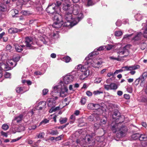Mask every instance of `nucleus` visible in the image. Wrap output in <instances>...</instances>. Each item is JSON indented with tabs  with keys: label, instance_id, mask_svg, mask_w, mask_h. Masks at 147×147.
<instances>
[{
	"label": "nucleus",
	"instance_id": "nucleus-1",
	"mask_svg": "<svg viewBox=\"0 0 147 147\" xmlns=\"http://www.w3.org/2000/svg\"><path fill=\"white\" fill-rule=\"evenodd\" d=\"M67 0L66 2L63 3V9L64 11H69L70 13H73L74 15H77L76 19L79 21L83 17L82 13V8L77 4L73 5L70 3H67Z\"/></svg>",
	"mask_w": 147,
	"mask_h": 147
},
{
	"label": "nucleus",
	"instance_id": "nucleus-2",
	"mask_svg": "<svg viewBox=\"0 0 147 147\" xmlns=\"http://www.w3.org/2000/svg\"><path fill=\"white\" fill-rule=\"evenodd\" d=\"M106 48L105 46H102L99 48L95 49L94 51L90 53L88 57H86L87 64L88 66L92 67H98L99 65L102 63V62L99 61L98 60L94 59L95 56L98 54L97 51L103 50Z\"/></svg>",
	"mask_w": 147,
	"mask_h": 147
},
{
	"label": "nucleus",
	"instance_id": "nucleus-3",
	"mask_svg": "<svg viewBox=\"0 0 147 147\" xmlns=\"http://www.w3.org/2000/svg\"><path fill=\"white\" fill-rule=\"evenodd\" d=\"M52 91L50 94L53 96L54 92H60V96L63 97L67 96L68 94V89L66 85L60 81L57 84L54 86L52 87Z\"/></svg>",
	"mask_w": 147,
	"mask_h": 147
},
{
	"label": "nucleus",
	"instance_id": "nucleus-4",
	"mask_svg": "<svg viewBox=\"0 0 147 147\" xmlns=\"http://www.w3.org/2000/svg\"><path fill=\"white\" fill-rule=\"evenodd\" d=\"M121 123H115V125H111V129L114 133L117 132V137L119 138L123 137L125 136L127 131V127L123 125H121Z\"/></svg>",
	"mask_w": 147,
	"mask_h": 147
},
{
	"label": "nucleus",
	"instance_id": "nucleus-5",
	"mask_svg": "<svg viewBox=\"0 0 147 147\" xmlns=\"http://www.w3.org/2000/svg\"><path fill=\"white\" fill-rule=\"evenodd\" d=\"M63 2L60 0L57 1L55 3H50L46 8V10L48 13L51 14L57 13V10L60 9V6L63 9V3H64Z\"/></svg>",
	"mask_w": 147,
	"mask_h": 147
},
{
	"label": "nucleus",
	"instance_id": "nucleus-6",
	"mask_svg": "<svg viewBox=\"0 0 147 147\" xmlns=\"http://www.w3.org/2000/svg\"><path fill=\"white\" fill-rule=\"evenodd\" d=\"M55 14V15L53 17V19L55 22L53 24L52 26L55 28H59L63 24V20L61 16L58 14L57 13Z\"/></svg>",
	"mask_w": 147,
	"mask_h": 147
},
{
	"label": "nucleus",
	"instance_id": "nucleus-7",
	"mask_svg": "<svg viewBox=\"0 0 147 147\" xmlns=\"http://www.w3.org/2000/svg\"><path fill=\"white\" fill-rule=\"evenodd\" d=\"M128 47V46L126 45L123 47H121L115 49V52L118 54V57L121 55H122L120 57H125L129 55V52L127 49Z\"/></svg>",
	"mask_w": 147,
	"mask_h": 147
},
{
	"label": "nucleus",
	"instance_id": "nucleus-8",
	"mask_svg": "<svg viewBox=\"0 0 147 147\" xmlns=\"http://www.w3.org/2000/svg\"><path fill=\"white\" fill-rule=\"evenodd\" d=\"M58 99V97L57 96L48 98L46 102L48 107L51 109L53 107H55L57 105V100Z\"/></svg>",
	"mask_w": 147,
	"mask_h": 147
},
{
	"label": "nucleus",
	"instance_id": "nucleus-9",
	"mask_svg": "<svg viewBox=\"0 0 147 147\" xmlns=\"http://www.w3.org/2000/svg\"><path fill=\"white\" fill-rule=\"evenodd\" d=\"M73 80V77L69 75H66L63 78V82L61 81L66 85L71 82Z\"/></svg>",
	"mask_w": 147,
	"mask_h": 147
},
{
	"label": "nucleus",
	"instance_id": "nucleus-10",
	"mask_svg": "<svg viewBox=\"0 0 147 147\" xmlns=\"http://www.w3.org/2000/svg\"><path fill=\"white\" fill-rule=\"evenodd\" d=\"M10 67L8 66L7 64H5L3 63L0 64V78L2 76V71H6L10 70Z\"/></svg>",
	"mask_w": 147,
	"mask_h": 147
},
{
	"label": "nucleus",
	"instance_id": "nucleus-11",
	"mask_svg": "<svg viewBox=\"0 0 147 147\" xmlns=\"http://www.w3.org/2000/svg\"><path fill=\"white\" fill-rule=\"evenodd\" d=\"M66 11L65 14L64 16V18L66 21H78V20H76V18H73L72 17V13H70L69 11Z\"/></svg>",
	"mask_w": 147,
	"mask_h": 147
},
{
	"label": "nucleus",
	"instance_id": "nucleus-12",
	"mask_svg": "<svg viewBox=\"0 0 147 147\" xmlns=\"http://www.w3.org/2000/svg\"><path fill=\"white\" fill-rule=\"evenodd\" d=\"M25 43L27 47H30L32 45L34 44L32 39L31 38L27 37L25 38Z\"/></svg>",
	"mask_w": 147,
	"mask_h": 147
},
{
	"label": "nucleus",
	"instance_id": "nucleus-13",
	"mask_svg": "<svg viewBox=\"0 0 147 147\" xmlns=\"http://www.w3.org/2000/svg\"><path fill=\"white\" fill-rule=\"evenodd\" d=\"M79 21H66L63 24V26L65 27L71 26L72 27L76 25Z\"/></svg>",
	"mask_w": 147,
	"mask_h": 147
},
{
	"label": "nucleus",
	"instance_id": "nucleus-14",
	"mask_svg": "<svg viewBox=\"0 0 147 147\" xmlns=\"http://www.w3.org/2000/svg\"><path fill=\"white\" fill-rule=\"evenodd\" d=\"M77 69L78 70L80 71L82 73H86V72L89 74V70L87 68L85 67L84 66L81 65H79L77 67Z\"/></svg>",
	"mask_w": 147,
	"mask_h": 147
},
{
	"label": "nucleus",
	"instance_id": "nucleus-15",
	"mask_svg": "<svg viewBox=\"0 0 147 147\" xmlns=\"http://www.w3.org/2000/svg\"><path fill=\"white\" fill-rule=\"evenodd\" d=\"M140 68V66L139 65H132L129 66H126L124 67H122L123 69H124V70H130L131 71L135 70Z\"/></svg>",
	"mask_w": 147,
	"mask_h": 147
},
{
	"label": "nucleus",
	"instance_id": "nucleus-16",
	"mask_svg": "<svg viewBox=\"0 0 147 147\" xmlns=\"http://www.w3.org/2000/svg\"><path fill=\"white\" fill-rule=\"evenodd\" d=\"M46 104V102L45 101L40 102L39 103L36 109L38 110H41L45 108Z\"/></svg>",
	"mask_w": 147,
	"mask_h": 147
},
{
	"label": "nucleus",
	"instance_id": "nucleus-17",
	"mask_svg": "<svg viewBox=\"0 0 147 147\" xmlns=\"http://www.w3.org/2000/svg\"><path fill=\"white\" fill-rule=\"evenodd\" d=\"M7 64L8 66L10 67V70H11L16 65L17 63L14 61L13 60L11 59L7 61Z\"/></svg>",
	"mask_w": 147,
	"mask_h": 147
},
{
	"label": "nucleus",
	"instance_id": "nucleus-18",
	"mask_svg": "<svg viewBox=\"0 0 147 147\" xmlns=\"http://www.w3.org/2000/svg\"><path fill=\"white\" fill-rule=\"evenodd\" d=\"M22 29H18L16 28H10L8 30V32L10 34H14L22 31Z\"/></svg>",
	"mask_w": 147,
	"mask_h": 147
},
{
	"label": "nucleus",
	"instance_id": "nucleus-19",
	"mask_svg": "<svg viewBox=\"0 0 147 147\" xmlns=\"http://www.w3.org/2000/svg\"><path fill=\"white\" fill-rule=\"evenodd\" d=\"M41 67H43V70L42 71H43L42 72H41L40 71H36L34 73V74L36 75H42L43 74L44 72L46 71L47 68V65L46 64L44 63L41 66Z\"/></svg>",
	"mask_w": 147,
	"mask_h": 147
},
{
	"label": "nucleus",
	"instance_id": "nucleus-20",
	"mask_svg": "<svg viewBox=\"0 0 147 147\" xmlns=\"http://www.w3.org/2000/svg\"><path fill=\"white\" fill-rule=\"evenodd\" d=\"M45 45H48L51 42V40L46 36H45L40 40Z\"/></svg>",
	"mask_w": 147,
	"mask_h": 147
},
{
	"label": "nucleus",
	"instance_id": "nucleus-21",
	"mask_svg": "<svg viewBox=\"0 0 147 147\" xmlns=\"http://www.w3.org/2000/svg\"><path fill=\"white\" fill-rule=\"evenodd\" d=\"M7 10V8L6 6L3 4L0 3V17L2 14V12H4Z\"/></svg>",
	"mask_w": 147,
	"mask_h": 147
},
{
	"label": "nucleus",
	"instance_id": "nucleus-22",
	"mask_svg": "<svg viewBox=\"0 0 147 147\" xmlns=\"http://www.w3.org/2000/svg\"><path fill=\"white\" fill-rule=\"evenodd\" d=\"M120 116V114L118 111L117 110H115L114 112V113L113 115V119H119Z\"/></svg>",
	"mask_w": 147,
	"mask_h": 147
},
{
	"label": "nucleus",
	"instance_id": "nucleus-23",
	"mask_svg": "<svg viewBox=\"0 0 147 147\" xmlns=\"http://www.w3.org/2000/svg\"><path fill=\"white\" fill-rule=\"evenodd\" d=\"M142 36V34L141 32H140L136 35L132 39L133 41H138L140 40Z\"/></svg>",
	"mask_w": 147,
	"mask_h": 147
},
{
	"label": "nucleus",
	"instance_id": "nucleus-24",
	"mask_svg": "<svg viewBox=\"0 0 147 147\" xmlns=\"http://www.w3.org/2000/svg\"><path fill=\"white\" fill-rule=\"evenodd\" d=\"M15 49L18 52H21L23 50V48L25 47L24 45H19L18 44H16L15 45Z\"/></svg>",
	"mask_w": 147,
	"mask_h": 147
},
{
	"label": "nucleus",
	"instance_id": "nucleus-25",
	"mask_svg": "<svg viewBox=\"0 0 147 147\" xmlns=\"http://www.w3.org/2000/svg\"><path fill=\"white\" fill-rule=\"evenodd\" d=\"M27 90H25L24 87H18L16 89V91L17 93L22 94Z\"/></svg>",
	"mask_w": 147,
	"mask_h": 147
},
{
	"label": "nucleus",
	"instance_id": "nucleus-26",
	"mask_svg": "<svg viewBox=\"0 0 147 147\" xmlns=\"http://www.w3.org/2000/svg\"><path fill=\"white\" fill-rule=\"evenodd\" d=\"M89 75V73H82L81 74L80 73L79 76V79L81 80H83L88 77Z\"/></svg>",
	"mask_w": 147,
	"mask_h": 147
},
{
	"label": "nucleus",
	"instance_id": "nucleus-27",
	"mask_svg": "<svg viewBox=\"0 0 147 147\" xmlns=\"http://www.w3.org/2000/svg\"><path fill=\"white\" fill-rule=\"evenodd\" d=\"M23 115L22 114H20L19 115L15 117L13 120L16 121L17 123L20 122L22 119Z\"/></svg>",
	"mask_w": 147,
	"mask_h": 147
},
{
	"label": "nucleus",
	"instance_id": "nucleus-28",
	"mask_svg": "<svg viewBox=\"0 0 147 147\" xmlns=\"http://www.w3.org/2000/svg\"><path fill=\"white\" fill-rule=\"evenodd\" d=\"M143 15L140 13H137L135 16L134 17L136 20L140 21L142 19Z\"/></svg>",
	"mask_w": 147,
	"mask_h": 147
},
{
	"label": "nucleus",
	"instance_id": "nucleus-29",
	"mask_svg": "<svg viewBox=\"0 0 147 147\" xmlns=\"http://www.w3.org/2000/svg\"><path fill=\"white\" fill-rule=\"evenodd\" d=\"M72 75L71 76L73 77V80L74 79L77 78L79 77L80 75V72L78 71H74L71 74Z\"/></svg>",
	"mask_w": 147,
	"mask_h": 147
},
{
	"label": "nucleus",
	"instance_id": "nucleus-30",
	"mask_svg": "<svg viewBox=\"0 0 147 147\" xmlns=\"http://www.w3.org/2000/svg\"><path fill=\"white\" fill-rule=\"evenodd\" d=\"M139 140L141 141H146L147 140V135L140 134Z\"/></svg>",
	"mask_w": 147,
	"mask_h": 147
},
{
	"label": "nucleus",
	"instance_id": "nucleus-31",
	"mask_svg": "<svg viewBox=\"0 0 147 147\" xmlns=\"http://www.w3.org/2000/svg\"><path fill=\"white\" fill-rule=\"evenodd\" d=\"M61 109L59 106H57L56 107H53L51 109H50L49 111V112L51 113L53 112H55L59 110L60 109Z\"/></svg>",
	"mask_w": 147,
	"mask_h": 147
},
{
	"label": "nucleus",
	"instance_id": "nucleus-32",
	"mask_svg": "<svg viewBox=\"0 0 147 147\" xmlns=\"http://www.w3.org/2000/svg\"><path fill=\"white\" fill-rule=\"evenodd\" d=\"M147 76V72H145L143 73L142 75L140 76V77L141 78V81L142 82L143 81L145 80Z\"/></svg>",
	"mask_w": 147,
	"mask_h": 147
},
{
	"label": "nucleus",
	"instance_id": "nucleus-33",
	"mask_svg": "<svg viewBox=\"0 0 147 147\" xmlns=\"http://www.w3.org/2000/svg\"><path fill=\"white\" fill-rule=\"evenodd\" d=\"M140 135V134L138 133L133 134L132 136V138L134 140H137L138 139H139Z\"/></svg>",
	"mask_w": 147,
	"mask_h": 147
},
{
	"label": "nucleus",
	"instance_id": "nucleus-34",
	"mask_svg": "<svg viewBox=\"0 0 147 147\" xmlns=\"http://www.w3.org/2000/svg\"><path fill=\"white\" fill-rule=\"evenodd\" d=\"M106 47V50H111L113 48H114L115 47V45H109L108 44L106 46H105Z\"/></svg>",
	"mask_w": 147,
	"mask_h": 147
},
{
	"label": "nucleus",
	"instance_id": "nucleus-35",
	"mask_svg": "<svg viewBox=\"0 0 147 147\" xmlns=\"http://www.w3.org/2000/svg\"><path fill=\"white\" fill-rule=\"evenodd\" d=\"M67 118H61L59 121L61 124H63L65 123L67 121Z\"/></svg>",
	"mask_w": 147,
	"mask_h": 147
},
{
	"label": "nucleus",
	"instance_id": "nucleus-36",
	"mask_svg": "<svg viewBox=\"0 0 147 147\" xmlns=\"http://www.w3.org/2000/svg\"><path fill=\"white\" fill-rule=\"evenodd\" d=\"M22 14L24 16H28L31 14V13L29 11L23 10L21 11Z\"/></svg>",
	"mask_w": 147,
	"mask_h": 147
},
{
	"label": "nucleus",
	"instance_id": "nucleus-37",
	"mask_svg": "<svg viewBox=\"0 0 147 147\" xmlns=\"http://www.w3.org/2000/svg\"><path fill=\"white\" fill-rule=\"evenodd\" d=\"M111 90H116L118 88V86L114 83L110 84Z\"/></svg>",
	"mask_w": 147,
	"mask_h": 147
},
{
	"label": "nucleus",
	"instance_id": "nucleus-38",
	"mask_svg": "<svg viewBox=\"0 0 147 147\" xmlns=\"http://www.w3.org/2000/svg\"><path fill=\"white\" fill-rule=\"evenodd\" d=\"M45 134L44 132H40L37 134V138H39L42 139L44 138Z\"/></svg>",
	"mask_w": 147,
	"mask_h": 147
},
{
	"label": "nucleus",
	"instance_id": "nucleus-39",
	"mask_svg": "<svg viewBox=\"0 0 147 147\" xmlns=\"http://www.w3.org/2000/svg\"><path fill=\"white\" fill-rule=\"evenodd\" d=\"M86 97L82 98L80 101V103L82 105H84L86 103Z\"/></svg>",
	"mask_w": 147,
	"mask_h": 147
},
{
	"label": "nucleus",
	"instance_id": "nucleus-40",
	"mask_svg": "<svg viewBox=\"0 0 147 147\" xmlns=\"http://www.w3.org/2000/svg\"><path fill=\"white\" fill-rule=\"evenodd\" d=\"M19 1V5H25L30 1V0H20Z\"/></svg>",
	"mask_w": 147,
	"mask_h": 147
},
{
	"label": "nucleus",
	"instance_id": "nucleus-41",
	"mask_svg": "<svg viewBox=\"0 0 147 147\" xmlns=\"http://www.w3.org/2000/svg\"><path fill=\"white\" fill-rule=\"evenodd\" d=\"M49 133L52 135H56L58 134L59 133L57 130H51L49 132Z\"/></svg>",
	"mask_w": 147,
	"mask_h": 147
},
{
	"label": "nucleus",
	"instance_id": "nucleus-42",
	"mask_svg": "<svg viewBox=\"0 0 147 147\" xmlns=\"http://www.w3.org/2000/svg\"><path fill=\"white\" fill-rule=\"evenodd\" d=\"M34 111H35V110L32 109V110H31L26 115V116L28 115L29 116H30L31 117H32V115H34Z\"/></svg>",
	"mask_w": 147,
	"mask_h": 147
},
{
	"label": "nucleus",
	"instance_id": "nucleus-43",
	"mask_svg": "<svg viewBox=\"0 0 147 147\" xmlns=\"http://www.w3.org/2000/svg\"><path fill=\"white\" fill-rule=\"evenodd\" d=\"M92 136L89 135H87L85 137V140L86 141L87 140L88 142H89L91 141V139H92Z\"/></svg>",
	"mask_w": 147,
	"mask_h": 147
},
{
	"label": "nucleus",
	"instance_id": "nucleus-44",
	"mask_svg": "<svg viewBox=\"0 0 147 147\" xmlns=\"http://www.w3.org/2000/svg\"><path fill=\"white\" fill-rule=\"evenodd\" d=\"M94 104L92 103H90L88 104L87 108L88 109H94Z\"/></svg>",
	"mask_w": 147,
	"mask_h": 147
},
{
	"label": "nucleus",
	"instance_id": "nucleus-45",
	"mask_svg": "<svg viewBox=\"0 0 147 147\" xmlns=\"http://www.w3.org/2000/svg\"><path fill=\"white\" fill-rule=\"evenodd\" d=\"M95 3L93 1V0H88L87 5L88 6H92L94 5Z\"/></svg>",
	"mask_w": 147,
	"mask_h": 147
},
{
	"label": "nucleus",
	"instance_id": "nucleus-46",
	"mask_svg": "<svg viewBox=\"0 0 147 147\" xmlns=\"http://www.w3.org/2000/svg\"><path fill=\"white\" fill-rule=\"evenodd\" d=\"M133 34H126L124 36L123 40H127L128 39H129V37H130Z\"/></svg>",
	"mask_w": 147,
	"mask_h": 147
},
{
	"label": "nucleus",
	"instance_id": "nucleus-47",
	"mask_svg": "<svg viewBox=\"0 0 147 147\" xmlns=\"http://www.w3.org/2000/svg\"><path fill=\"white\" fill-rule=\"evenodd\" d=\"M63 60L66 63L69 62L71 60L70 57L68 56L65 57L63 58Z\"/></svg>",
	"mask_w": 147,
	"mask_h": 147
},
{
	"label": "nucleus",
	"instance_id": "nucleus-48",
	"mask_svg": "<svg viewBox=\"0 0 147 147\" xmlns=\"http://www.w3.org/2000/svg\"><path fill=\"white\" fill-rule=\"evenodd\" d=\"M102 81V78H96L94 80V82L95 83L98 84L100 83Z\"/></svg>",
	"mask_w": 147,
	"mask_h": 147
},
{
	"label": "nucleus",
	"instance_id": "nucleus-49",
	"mask_svg": "<svg viewBox=\"0 0 147 147\" xmlns=\"http://www.w3.org/2000/svg\"><path fill=\"white\" fill-rule=\"evenodd\" d=\"M2 128L4 130H7L9 128V126L7 124H4L2 125Z\"/></svg>",
	"mask_w": 147,
	"mask_h": 147
},
{
	"label": "nucleus",
	"instance_id": "nucleus-50",
	"mask_svg": "<svg viewBox=\"0 0 147 147\" xmlns=\"http://www.w3.org/2000/svg\"><path fill=\"white\" fill-rule=\"evenodd\" d=\"M122 32L121 31H116L115 34L117 36H119L122 34Z\"/></svg>",
	"mask_w": 147,
	"mask_h": 147
},
{
	"label": "nucleus",
	"instance_id": "nucleus-51",
	"mask_svg": "<svg viewBox=\"0 0 147 147\" xmlns=\"http://www.w3.org/2000/svg\"><path fill=\"white\" fill-rule=\"evenodd\" d=\"M49 120L47 119H45L40 122V124L41 125L42 124H43L44 125H45V124L49 123Z\"/></svg>",
	"mask_w": 147,
	"mask_h": 147
},
{
	"label": "nucleus",
	"instance_id": "nucleus-52",
	"mask_svg": "<svg viewBox=\"0 0 147 147\" xmlns=\"http://www.w3.org/2000/svg\"><path fill=\"white\" fill-rule=\"evenodd\" d=\"M109 58L111 60H116L117 61H120V59L118 57H115L114 56L109 57Z\"/></svg>",
	"mask_w": 147,
	"mask_h": 147
},
{
	"label": "nucleus",
	"instance_id": "nucleus-53",
	"mask_svg": "<svg viewBox=\"0 0 147 147\" xmlns=\"http://www.w3.org/2000/svg\"><path fill=\"white\" fill-rule=\"evenodd\" d=\"M143 35L144 37L147 38V24L146 26V28L144 32Z\"/></svg>",
	"mask_w": 147,
	"mask_h": 147
},
{
	"label": "nucleus",
	"instance_id": "nucleus-54",
	"mask_svg": "<svg viewBox=\"0 0 147 147\" xmlns=\"http://www.w3.org/2000/svg\"><path fill=\"white\" fill-rule=\"evenodd\" d=\"M49 91V90L47 89H44L42 90V94L43 95H45L47 94Z\"/></svg>",
	"mask_w": 147,
	"mask_h": 147
},
{
	"label": "nucleus",
	"instance_id": "nucleus-55",
	"mask_svg": "<svg viewBox=\"0 0 147 147\" xmlns=\"http://www.w3.org/2000/svg\"><path fill=\"white\" fill-rule=\"evenodd\" d=\"M51 36L53 38L56 39L59 37V35L57 33H53L52 34H51Z\"/></svg>",
	"mask_w": 147,
	"mask_h": 147
},
{
	"label": "nucleus",
	"instance_id": "nucleus-56",
	"mask_svg": "<svg viewBox=\"0 0 147 147\" xmlns=\"http://www.w3.org/2000/svg\"><path fill=\"white\" fill-rule=\"evenodd\" d=\"M100 124H99L97 123H95L94 125V130H97L98 129L100 125Z\"/></svg>",
	"mask_w": 147,
	"mask_h": 147
},
{
	"label": "nucleus",
	"instance_id": "nucleus-57",
	"mask_svg": "<svg viewBox=\"0 0 147 147\" xmlns=\"http://www.w3.org/2000/svg\"><path fill=\"white\" fill-rule=\"evenodd\" d=\"M140 80H141V78H140V77L136 79V80L134 82L135 85L136 86L138 85V84Z\"/></svg>",
	"mask_w": 147,
	"mask_h": 147
},
{
	"label": "nucleus",
	"instance_id": "nucleus-58",
	"mask_svg": "<svg viewBox=\"0 0 147 147\" xmlns=\"http://www.w3.org/2000/svg\"><path fill=\"white\" fill-rule=\"evenodd\" d=\"M11 75L10 73L6 72L4 75V76L6 78H10Z\"/></svg>",
	"mask_w": 147,
	"mask_h": 147
},
{
	"label": "nucleus",
	"instance_id": "nucleus-59",
	"mask_svg": "<svg viewBox=\"0 0 147 147\" xmlns=\"http://www.w3.org/2000/svg\"><path fill=\"white\" fill-rule=\"evenodd\" d=\"M100 107V105L98 104H94V109L97 110L99 109Z\"/></svg>",
	"mask_w": 147,
	"mask_h": 147
},
{
	"label": "nucleus",
	"instance_id": "nucleus-60",
	"mask_svg": "<svg viewBox=\"0 0 147 147\" xmlns=\"http://www.w3.org/2000/svg\"><path fill=\"white\" fill-rule=\"evenodd\" d=\"M88 119L90 121H92L94 120V116L91 115L88 117Z\"/></svg>",
	"mask_w": 147,
	"mask_h": 147
},
{
	"label": "nucleus",
	"instance_id": "nucleus-61",
	"mask_svg": "<svg viewBox=\"0 0 147 147\" xmlns=\"http://www.w3.org/2000/svg\"><path fill=\"white\" fill-rule=\"evenodd\" d=\"M116 24L117 26H120L121 24V21L119 20H118L116 23Z\"/></svg>",
	"mask_w": 147,
	"mask_h": 147
},
{
	"label": "nucleus",
	"instance_id": "nucleus-62",
	"mask_svg": "<svg viewBox=\"0 0 147 147\" xmlns=\"http://www.w3.org/2000/svg\"><path fill=\"white\" fill-rule=\"evenodd\" d=\"M102 93V92H101L99 90H96V91H94L93 92V94H94L95 95H96L97 94H99L101 93Z\"/></svg>",
	"mask_w": 147,
	"mask_h": 147
},
{
	"label": "nucleus",
	"instance_id": "nucleus-63",
	"mask_svg": "<svg viewBox=\"0 0 147 147\" xmlns=\"http://www.w3.org/2000/svg\"><path fill=\"white\" fill-rule=\"evenodd\" d=\"M110 84L109 85H104V87L107 90H111Z\"/></svg>",
	"mask_w": 147,
	"mask_h": 147
},
{
	"label": "nucleus",
	"instance_id": "nucleus-64",
	"mask_svg": "<svg viewBox=\"0 0 147 147\" xmlns=\"http://www.w3.org/2000/svg\"><path fill=\"white\" fill-rule=\"evenodd\" d=\"M20 57L19 56H17L16 57L14 58L13 59V60L14 61L16 62H17L19 61V60H20Z\"/></svg>",
	"mask_w": 147,
	"mask_h": 147
}]
</instances>
